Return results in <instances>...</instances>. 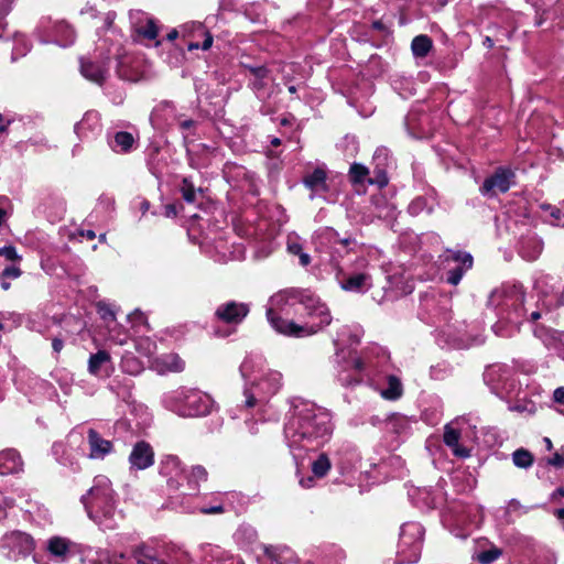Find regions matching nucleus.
<instances>
[{
  "label": "nucleus",
  "instance_id": "nucleus-1",
  "mask_svg": "<svg viewBox=\"0 0 564 564\" xmlns=\"http://www.w3.org/2000/svg\"><path fill=\"white\" fill-rule=\"evenodd\" d=\"M332 432V415L326 409L303 399L291 402L284 424V438L295 459L303 458L302 452L323 446Z\"/></svg>",
  "mask_w": 564,
  "mask_h": 564
},
{
  "label": "nucleus",
  "instance_id": "nucleus-2",
  "mask_svg": "<svg viewBox=\"0 0 564 564\" xmlns=\"http://www.w3.org/2000/svg\"><path fill=\"white\" fill-rule=\"evenodd\" d=\"M245 381L242 406L261 410L282 387L281 372L269 368L258 356H248L239 368Z\"/></svg>",
  "mask_w": 564,
  "mask_h": 564
},
{
  "label": "nucleus",
  "instance_id": "nucleus-3",
  "mask_svg": "<svg viewBox=\"0 0 564 564\" xmlns=\"http://www.w3.org/2000/svg\"><path fill=\"white\" fill-rule=\"evenodd\" d=\"M80 501L88 517L98 525L105 529H112L115 527L116 492L107 476H96L91 488L82 496Z\"/></svg>",
  "mask_w": 564,
  "mask_h": 564
},
{
  "label": "nucleus",
  "instance_id": "nucleus-4",
  "mask_svg": "<svg viewBox=\"0 0 564 564\" xmlns=\"http://www.w3.org/2000/svg\"><path fill=\"white\" fill-rule=\"evenodd\" d=\"M162 404L165 409L182 417L206 416L216 409V402L210 394L187 387H180L164 393Z\"/></svg>",
  "mask_w": 564,
  "mask_h": 564
},
{
  "label": "nucleus",
  "instance_id": "nucleus-5",
  "mask_svg": "<svg viewBox=\"0 0 564 564\" xmlns=\"http://www.w3.org/2000/svg\"><path fill=\"white\" fill-rule=\"evenodd\" d=\"M524 303L525 295L520 284H505L495 290L489 299V304L497 310L498 316L514 325L520 324L528 316L531 321H536L542 316L540 310L528 314Z\"/></svg>",
  "mask_w": 564,
  "mask_h": 564
},
{
  "label": "nucleus",
  "instance_id": "nucleus-6",
  "mask_svg": "<svg viewBox=\"0 0 564 564\" xmlns=\"http://www.w3.org/2000/svg\"><path fill=\"white\" fill-rule=\"evenodd\" d=\"M302 294L303 290L288 289L276 292L269 299L267 318L276 333L293 337L295 322L289 319V316L297 313Z\"/></svg>",
  "mask_w": 564,
  "mask_h": 564
},
{
  "label": "nucleus",
  "instance_id": "nucleus-7",
  "mask_svg": "<svg viewBox=\"0 0 564 564\" xmlns=\"http://www.w3.org/2000/svg\"><path fill=\"white\" fill-rule=\"evenodd\" d=\"M300 308L304 311L303 315L306 322L295 323L293 326V337L302 338L317 334L332 323L329 307L316 294L308 290H303L300 297Z\"/></svg>",
  "mask_w": 564,
  "mask_h": 564
},
{
  "label": "nucleus",
  "instance_id": "nucleus-8",
  "mask_svg": "<svg viewBox=\"0 0 564 564\" xmlns=\"http://www.w3.org/2000/svg\"><path fill=\"white\" fill-rule=\"evenodd\" d=\"M424 530L417 522H408L401 527L398 544L399 563H415L420 558Z\"/></svg>",
  "mask_w": 564,
  "mask_h": 564
},
{
  "label": "nucleus",
  "instance_id": "nucleus-9",
  "mask_svg": "<svg viewBox=\"0 0 564 564\" xmlns=\"http://www.w3.org/2000/svg\"><path fill=\"white\" fill-rule=\"evenodd\" d=\"M36 34L43 43H55L62 47H67L75 41V32L65 21L52 22L50 19H42Z\"/></svg>",
  "mask_w": 564,
  "mask_h": 564
},
{
  "label": "nucleus",
  "instance_id": "nucleus-10",
  "mask_svg": "<svg viewBox=\"0 0 564 564\" xmlns=\"http://www.w3.org/2000/svg\"><path fill=\"white\" fill-rule=\"evenodd\" d=\"M335 346L337 347L336 356L338 362L340 364L341 369L338 371V380L343 386H352L360 382V375L366 369V364L361 357H359L356 352H348V359L345 358L344 350L339 348L338 339L334 340Z\"/></svg>",
  "mask_w": 564,
  "mask_h": 564
},
{
  "label": "nucleus",
  "instance_id": "nucleus-11",
  "mask_svg": "<svg viewBox=\"0 0 564 564\" xmlns=\"http://www.w3.org/2000/svg\"><path fill=\"white\" fill-rule=\"evenodd\" d=\"M335 280L340 289L351 293H366L372 286V278L366 271H345L338 263H332Z\"/></svg>",
  "mask_w": 564,
  "mask_h": 564
},
{
  "label": "nucleus",
  "instance_id": "nucleus-12",
  "mask_svg": "<svg viewBox=\"0 0 564 564\" xmlns=\"http://www.w3.org/2000/svg\"><path fill=\"white\" fill-rule=\"evenodd\" d=\"M485 379L491 384V389L497 395H510L516 391L517 384L510 369L506 366H491L486 370Z\"/></svg>",
  "mask_w": 564,
  "mask_h": 564
},
{
  "label": "nucleus",
  "instance_id": "nucleus-13",
  "mask_svg": "<svg viewBox=\"0 0 564 564\" xmlns=\"http://www.w3.org/2000/svg\"><path fill=\"white\" fill-rule=\"evenodd\" d=\"M444 261L451 265L448 269L447 282L452 285H457L464 273L473 267V257L468 252L459 250H447L444 254Z\"/></svg>",
  "mask_w": 564,
  "mask_h": 564
},
{
  "label": "nucleus",
  "instance_id": "nucleus-14",
  "mask_svg": "<svg viewBox=\"0 0 564 564\" xmlns=\"http://www.w3.org/2000/svg\"><path fill=\"white\" fill-rule=\"evenodd\" d=\"M1 545L13 557L25 556L34 550V540L30 534L14 530L2 536Z\"/></svg>",
  "mask_w": 564,
  "mask_h": 564
},
{
  "label": "nucleus",
  "instance_id": "nucleus-15",
  "mask_svg": "<svg viewBox=\"0 0 564 564\" xmlns=\"http://www.w3.org/2000/svg\"><path fill=\"white\" fill-rule=\"evenodd\" d=\"M129 19L132 30L140 37L149 41H153L158 36V25L155 20L148 13L141 10H131L129 12Z\"/></svg>",
  "mask_w": 564,
  "mask_h": 564
},
{
  "label": "nucleus",
  "instance_id": "nucleus-16",
  "mask_svg": "<svg viewBox=\"0 0 564 564\" xmlns=\"http://www.w3.org/2000/svg\"><path fill=\"white\" fill-rule=\"evenodd\" d=\"M512 178L513 173L510 170L498 169L494 175L485 180L480 192L487 196L506 193L511 187Z\"/></svg>",
  "mask_w": 564,
  "mask_h": 564
},
{
  "label": "nucleus",
  "instance_id": "nucleus-17",
  "mask_svg": "<svg viewBox=\"0 0 564 564\" xmlns=\"http://www.w3.org/2000/svg\"><path fill=\"white\" fill-rule=\"evenodd\" d=\"M160 473L170 487L178 488L185 479V471L178 457L169 455L161 460Z\"/></svg>",
  "mask_w": 564,
  "mask_h": 564
},
{
  "label": "nucleus",
  "instance_id": "nucleus-18",
  "mask_svg": "<svg viewBox=\"0 0 564 564\" xmlns=\"http://www.w3.org/2000/svg\"><path fill=\"white\" fill-rule=\"evenodd\" d=\"M390 156L386 148H379L373 154V178H369V184H376L383 187L388 184L387 167L389 165Z\"/></svg>",
  "mask_w": 564,
  "mask_h": 564
},
{
  "label": "nucleus",
  "instance_id": "nucleus-19",
  "mask_svg": "<svg viewBox=\"0 0 564 564\" xmlns=\"http://www.w3.org/2000/svg\"><path fill=\"white\" fill-rule=\"evenodd\" d=\"M154 462V453L150 444L138 442L129 456L131 468L142 470L150 467Z\"/></svg>",
  "mask_w": 564,
  "mask_h": 564
},
{
  "label": "nucleus",
  "instance_id": "nucleus-20",
  "mask_svg": "<svg viewBox=\"0 0 564 564\" xmlns=\"http://www.w3.org/2000/svg\"><path fill=\"white\" fill-rule=\"evenodd\" d=\"M249 313L245 303L227 302L218 306L216 316L225 323H240Z\"/></svg>",
  "mask_w": 564,
  "mask_h": 564
},
{
  "label": "nucleus",
  "instance_id": "nucleus-21",
  "mask_svg": "<svg viewBox=\"0 0 564 564\" xmlns=\"http://www.w3.org/2000/svg\"><path fill=\"white\" fill-rule=\"evenodd\" d=\"M87 442L89 445L88 457L90 459H104L112 452V443L104 438L97 431L89 429L87 432Z\"/></svg>",
  "mask_w": 564,
  "mask_h": 564
},
{
  "label": "nucleus",
  "instance_id": "nucleus-22",
  "mask_svg": "<svg viewBox=\"0 0 564 564\" xmlns=\"http://www.w3.org/2000/svg\"><path fill=\"white\" fill-rule=\"evenodd\" d=\"M75 133L80 139H88L101 131L100 117L97 111H87L82 120L75 124Z\"/></svg>",
  "mask_w": 564,
  "mask_h": 564
},
{
  "label": "nucleus",
  "instance_id": "nucleus-23",
  "mask_svg": "<svg viewBox=\"0 0 564 564\" xmlns=\"http://www.w3.org/2000/svg\"><path fill=\"white\" fill-rule=\"evenodd\" d=\"M151 367L160 375L182 372L185 369L184 360L177 354H164L154 358Z\"/></svg>",
  "mask_w": 564,
  "mask_h": 564
},
{
  "label": "nucleus",
  "instance_id": "nucleus-24",
  "mask_svg": "<svg viewBox=\"0 0 564 564\" xmlns=\"http://www.w3.org/2000/svg\"><path fill=\"white\" fill-rule=\"evenodd\" d=\"M554 281V278L551 275L542 274L540 275L535 282L534 288L538 292H540L544 299L542 300L541 305L546 308L547 312H550L553 307H556L558 304L564 305V289L561 293L560 297L556 299H547L550 292L553 291L552 282Z\"/></svg>",
  "mask_w": 564,
  "mask_h": 564
},
{
  "label": "nucleus",
  "instance_id": "nucleus-25",
  "mask_svg": "<svg viewBox=\"0 0 564 564\" xmlns=\"http://www.w3.org/2000/svg\"><path fill=\"white\" fill-rule=\"evenodd\" d=\"M23 459L14 448L0 451V475H13L23 471Z\"/></svg>",
  "mask_w": 564,
  "mask_h": 564
},
{
  "label": "nucleus",
  "instance_id": "nucleus-26",
  "mask_svg": "<svg viewBox=\"0 0 564 564\" xmlns=\"http://www.w3.org/2000/svg\"><path fill=\"white\" fill-rule=\"evenodd\" d=\"M110 355L105 350L93 354L88 360V371L95 377L109 376Z\"/></svg>",
  "mask_w": 564,
  "mask_h": 564
},
{
  "label": "nucleus",
  "instance_id": "nucleus-27",
  "mask_svg": "<svg viewBox=\"0 0 564 564\" xmlns=\"http://www.w3.org/2000/svg\"><path fill=\"white\" fill-rule=\"evenodd\" d=\"M304 185L313 193H319L327 189L326 170L324 166H317L307 173L303 178Z\"/></svg>",
  "mask_w": 564,
  "mask_h": 564
},
{
  "label": "nucleus",
  "instance_id": "nucleus-28",
  "mask_svg": "<svg viewBox=\"0 0 564 564\" xmlns=\"http://www.w3.org/2000/svg\"><path fill=\"white\" fill-rule=\"evenodd\" d=\"M74 544L65 538L53 536L47 541V551L54 557L65 561L72 553Z\"/></svg>",
  "mask_w": 564,
  "mask_h": 564
},
{
  "label": "nucleus",
  "instance_id": "nucleus-29",
  "mask_svg": "<svg viewBox=\"0 0 564 564\" xmlns=\"http://www.w3.org/2000/svg\"><path fill=\"white\" fill-rule=\"evenodd\" d=\"M80 72L85 78L100 84L105 79L107 67L105 62L96 64L94 62L82 59Z\"/></svg>",
  "mask_w": 564,
  "mask_h": 564
},
{
  "label": "nucleus",
  "instance_id": "nucleus-30",
  "mask_svg": "<svg viewBox=\"0 0 564 564\" xmlns=\"http://www.w3.org/2000/svg\"><path fill=\"white\" fill-rule=\"evenodd\" d=\"M133 381L127 377H115L109 384L110 390L124 402H130L132 397Z\"/></svg>",
  "mask_w": 564,
  "mask_h": 564
},
{
  "label": "nucleus",
  "instance_id": "nucleus-31",
  "mask_svg": "<svg viewBox=\"0 0 564 564\" xmlns=\"http://www.w3.org/2000/svg\"><path fill=\"white\" fill-rule=\"evenodd\" d=\"M459 432L453 429L451 425H446L444 432V442L452 448L453 453L457 457L466 458L470 455L466 447L459 445Z\"/></svg>",
  "mask_w": 564,
  "mask_h": 564
},
{
  "label": "nucleus",
  "instance_id": "nucleus-32",
  "mask_svg": "<svg viewBox=\"0 0 564 564\" xmlns=\"http://www.w3.org/2000/svg\"><path fill=\"white\" fill-rule=\"evenodd\" d=\"M286 250L290 254L299 257V262L302 267H307L311 263V257L303 251V246L296 235H289Z\"/></svg>",
  "mask_w": 564,
  "mask_h": 564
},
{
  "label": "nucleus",
  "instance_id": "nucleus-33",
  "mask_svg": "<svg viewBox=\"0 0 564 564\" xmlns=\"http://www.w3.org/2000/svg\"><path fill=\"white\" fill-rule=\"evenodd\" d=\"M120 367L123 372L130 376H138L144 369L143 362L130 351L124 352L122 356Z\"/></svg>",
  "mask_w": 564,
  "mask_h": 564
},
{
  "label": "nucleus",
  "instance_id": "nucleus-34",
  "mask_svg": "<svg viewBox=\"0 0 564 564\" xmlns=\"http://www.w3.org/2000/svg\"><path fill=\"white\" fill-rule=\"evenodd\" d=\"M134 143V138L131 133L120 131L117 132L113 137V140L110 141V147L116 152H128L131 150Z\"/></svg>",
  "mask_w": 564,
  "mask_h": 564
},
{
  "label": "nucleus",
  "instance_id": "nucleus-35",
  "mask_svg": "<svg viewBox=\"0 0 564 564\" xmlns=\"http://www.w3.org/2000/svg\"><path fill=\"white\" fill-rule=\"evenodd\" d=\"M403 389L400 379L395 376H389L387 388L381 390V395L387 400H397L402 395Z\"/></svg>",
  "mask_w": 564,
  "mask_h": 564
},
{
  "label": "nucleus",
  "instance_id": "nucleus-36",
  "mask_svg": "<svg viewBox=\"0 0 564 564\" xmlns=\"http://www.w3.org/2000/svg\"><path fill=\"white\" fill-rule=\"evenodd\" d=\"M96 564H132V556L126 557L123 554H111L109 551L96 552Z\"/></svg>",
  "mask_w": 564,
  "mask_h": 564
},
{
  "label": "nucleus",
  "instance_id": "nucleus-37",
  "mask_svg": "<svg viewBox=\"0 0 564 564\" xmlns=\"http://www.w3.org/2000/svg\"><path fill=\"white\" fill-rule=\"evenodd\" d=\"M251 74L252 78L251 85L257 90L260 91L265 85L268 80V69L264 66H245Z\"/></svg>",
  "mask_w": 564,
  "mask_h": 564
},
{
  "label": "nucleus",
  "instance_id": "nucleus-38",
  "mask_svg": "<svg viewBox=\"0 0 564 564\" xmlns=\"http://www.w3.org/2000/svg\"><path fill=\"white\" fill-rule=\"evenodd\" d=\"M411 48L416 57H425L432 48V41L426 35H417L412 40Z\"/></svg>",
  "mask_w": 564,
  "mask_h": 564
},
{
  "label": "nucleus",
  "instance_id": "nucleus-39",
  "mask_svg": "<svg viewBox=\"0 0 564 564\" xmlns=\"http://www.w3.org/2000/svg\"><path fill=\"white\" fill-rule=\"evenodd\" d=\"M134 347L140 356L148 359H150L156 351V344L150 337H140L135 339Z\"/></svg>",
  "mask_w": 564,
  "mask_h": 564
},
{
  "label": "nucleus",
  "instance_id": "nucleus-40",
  "mask_svg": "<svg viewBox=\"0 0 564 564\" xmlns=\"http://www.w3.org/2000/svg\"><path fill=\"white\" fill-rule=\"evenodd\" d=\"M541 209L543 212L542 217L545 221L554 226L561 225L564 214L561 212L560 208H557L556 206L543 204L541 205Z\"/></svg>",
  "mask_w": 564,
  "mask_h": 564
},
{
  "label": "nucleus",
  "instance_id": "nucleus-41",
  "mask_svg": "<svg viewBox=\"0 0 564 564\" xmlns=\"http://www.w3.org/2000/svg\"><path fill=\"white\" fill-rule=\"evenodd\" d=\"M132 564H160V560L153 554L152 550L141 547L132 555Z\"/></svg>",
  "mask_w": 564,
  "mask_h": 564
},
{
  "label": "nucleus",
  "instance_id": "nucleus-42",
  "mask_svg": "<svg viewBox=\"0 0 564 564\" xmlns=\"http://www.w3.org/2000/svg\"><path fill=\"white\" fill-rule=\"evenodd\" d=\"M368 175L369 169L362 164L354 163L349 169V177L352 183L362 184L366 181L368 182L370 178Z\"/></svg>",
  "mask_w": 564,
  "mask_h": 564
},
{
  "label": "nucleus",
  "instance_id": "nucleus-43",
  "mask_svg": "<svg viewBox=\"0 0 564 564\" xmlns=\"http://www.w3.org/2000/svg\"><path fill=\"white\" fill-rule=\"evenodd\" d=\"M512 462L519 468H529L533 464V456L529 451L519 448L513 452Z\"/></svg>",
  "mask_w": 564,
  "mask_h": 564
},
{
  "label": "nucleus",
  "instance_id": "nucleus-44",
  "mask_svg": "<svg viewBox=\"0 0 564 564\" xmlns=\"http://www.w3.org/2000/svg\"><path fill=\"white\" fill-rule=\"evenodd\" d=\"M330 469V462L326 454H321L312 464V471L314 476L322 478Z\"/></svg>",
  "mask_w": 564,
  "mask_h": 564
},
{
  "label": "nucleus",
  "instance_id": "nucleus-45",
  "mask_svg": "<svg viewBox=\"0 0 564 564\" xmlns=\"http://www.w3.org/2000/svg\"><path fill=\"white\" fill-rule=\"evenodd\" d=\"M185 478L188 481V485L193 486V489H196L200 481L207 480V471L203 466H194L188 476L185 475Z\"/></svg>",
  "mask_w": 564,
  "mask_h": 564
},
{
  "label": "nucleus",
  "instance_id": "nucleus-46",
  "mask_svg": "<svg viewBox=\"0 0 564 564\" xmlns=\"http://www.w3.org/2000/svg\"><path fill=\"white\" fill-rule=\"evenodd\" d=\"M181 193L185 202L194 203L196 199V189L192 182L184 178L181 185Z\"/></svg>",
  "mask_w": 564,
  "mask_h": 564
},
{
  "label": "nucleus",
  "instance_id": "nucleus-47",
  "mask_svg": "<svg viewBox=\"0 0 564 564\" xmlns=\"http://www.w3.org/2000/svg\"><path fill=\"white\" fill-rule=\"evenodd\" d=\"M501 555V552L498 549H491L484 552H480L477 555V561L481 564H490L496 561Z\"/></svg>",
  "mask_w": 564,
  "mask_h": 564
},
{
  "label": "nucleus",
  "instance_id": "nucleus-48",
  "mask_svg": "<svg viewBox=\"0 0 564 564\" xmlns=\"http://www.w3.org/2000/svg\"><path fill=\"white\" fill-rule=\"evenodd\" d=\"M98 313L100 314L101 318L105 321L113 322L116 318L115 311L106 303H98L97 305Z\"/></svg>",
  "mask_w": 564,
  "mask_h": 564
},
{
  "label": "nucleus",
  "instance_id": "nucleus-49",
  "mask_svg": "<svg viewBox=\"0 0 564 564\" xmlns=\"http://www.w3.org/2000/svg\"><path fill=\"white\" fill-rule=\"evenodd\" d=\"M109 338L118 345H124L128 340V335L126 332H121L113 327L109 330Z\"/></svg>",
  "mask_w": 564,
  "mask_h": 564
},
{
  "label": "nucleus",
  "instance_id": "nucleus-50",
  "mask_svg": "<svg viewBox=\"0 0 564 564\" xmlns=\"http://www.w3.org/2000/svg\"><path fill=\"white\" fill-rule=\"evenodd\" d=\"M0 257H4L10 261L21 260V256L18 254L17 249L13 246H4L0 248Z\"/></svg>",
  "mask_w": 564,
  "mask_h": 564
},
{
  "label": "nucleus",
  "instance_id": "nucleus-51",
  "mask_svg": "<svg viewBox=\"0 0 564 564\" xmlns=\"http://www.w3.org/2000/svg\"><path fill=\"white\" fill-rule=\"evenodd\" d=\"M17 46L14 47L13 54L23 56L29 51V45L26 44V41L23 35L17 37L15 40Z\"/></svg>",
  "mask_w": 564,
  "mask_h": 564
},
{
  "label": "nucleus",
  "instance_id": "nucleus-52",
  "mask_svg": "<svg viewBox=\"0 0 564 564\" xmlns=\"http://www.w3.org/2000/svg\"><path fill=\"white\" fill-rule=\"evenodd\" d=\"M20 275V268L17 265H10L2 271L1 279H18Z\"/></svg>",
  "mask_w": 564,
  "mask_h": 564
},
{
  "label": "nucleus",
  "instance_id": "nucleus-53",
  "mask_svg": "<svg viewBox=\"0 0 564 564\" xmlns=\"http://www.w3.org/2000/svg\"><path fill=\"white\" fill-rule=\"evenodd\" d=\"M401 280L402 278L401 276H397V275H390L388 276V281H389V288L391 290H397V291H400L401 293H406L408 290L403 289L400 286V283H401ZM409 292H411V290H409Z\"/></svg>",
  "mask_w": 564,
  "mask_h": 564
},
{
  "label": "nucleus",
  "instance_id": "nucleus-54",
  "mask_svg": "<svg viewBox=\"0 0 564 564\" xmlns=\"http://www.w3.org/2000/svg\"><path fill=\"white\" fill-rule=\"evenodd\" d=\"M13 501L6 499L0 492V521L7 517V508L11 507Z\"/></svg>",
  "mask_w": 564,
  "mask_h": 564
},
{
  "label": "nucleus",
  "instance_id": "nucleus-55",
  "mask_svg": "<svg viewBox=\"0 0 564 564\" xmlns=\"http://www.w3.org/2000/svg\"><path fill=\"white\" fill-rule=\"evenodd\" d=\"M550 465L561 468L564 466V455L556 452L554 455L547 460Z\"/></svg>",
  "mask_w": 564,
  "mask_h": 564
},
{
  "label": "nucleus",
  "instance_id": "nucleus-56",
  "mask_svg": "<svg viewBox=\"0 0 564 564\" xmlns=\"http://www.w3.org/2000/svg\"><path fill=\"white\" fill-rule=\"evenodd\" d=\"M12 3L13 0H0V20L11 11Z\"/></svg>",
  "mask_w": 564,
  "mask_h": 564
},
{
  "label": "nucleus",
  "instance_id": "nucleus-57",
  "mask_svg": "<svg viewBox=\"0 0 564 564\" xmlns=\"http://www.w3.org/2000/svg\"><path fill=\"white\" fill-rule=\"evenodd\" d=\"M447 372L446 368H441L440 366H435L431 368V377L433 379H443L444 375Z\"/></svg>",
  "mask_w": 564,
  "mask_h": 564
},
{
  "label": "nucleus",
  "instance_id": "nucleus-58",
  "mask_svg": "<svg viewBox=\"0 0 564 564\" xmlns=\"http://www.w3.org/2000/svg\"><path fill=\"white\" fill-rule=\"evenodd\" d=\"M541 246L539 243H535V249L532 253H528L525 252L524 250L521 251L522 253V257L529 261H532V260H535L538 258V256L540 254L541 252Z\"/></svg>",
  "mask_w": 564,
  "mask_h": 564
},
{
  "label": "nucleus",
  "instance_id": "nucleus-59",
  "mask_svg": "<svg viewBox=\"0 0 564 564\" xmlns=\"http://www.w3.org/2000/svg\"><path fill=\"white\" fill-rule=\"evenodd\" d=\"M83 440H84L83 435L75 431L70 432L67 437L69 445H75L77 443H80V442H83Z\"/></svg>",
  "mask_w": 564,
  "mask_h": 564
},
{
  "label": "nucleus",
  "instance_id": "nucleus-60",
  "mask_svg": "<svg viewBox=\"0 0 564 564\" xmlns=\"http://www.w3.org/2000/svg\"><path fill=\"white\" fill-rule=\"evenodd\" d=\"M204 34H205V40H204L203 44L200 45V48L204 51H207L212 47L214 40H213V35L208 31H204Z\"/></svg>",
  "mask_w": 564,
  "mask_h": 564
},
{
  "label": "nucleus",
  "instance_id": "nucleus-61",
  "mask_svg": "<svg viewBox=\"0 0 564 564\" xmlns=\"http://www.w3.org/2000/svg\"><path fill=\"white\" fill-rule=\"evenodd\" d=\"M553 398H554L555 402L564 405V388L560 387V388L555 389V391L553 393Z\"/></svg>",
  "mask_w": 564,
  "mask_h": 564
},
{
  "label": "nucleus",
  "instance_id": "nucleus-62",
  "mask_svg": "<svg viewBox=\"0 0 564 564\" xmlns=\"http://www.w3.org/2000/svg\"><path fill=\"white\" fill-rule=\"evenodd\" d=\"M200 511L205 514L221 513L224 512V507L221 505H217L210 508H203Z\"/></svg>",
  "mask_w": 564,
  "mask_h": 564
},
{
  "label": "nucleus",
  "instance_id": "nucleus-63",
  "mask_svg": "<svg viewBox=\"0 0 564 564\" xmlns=\"http://www.w3.org/2000/svg\"><path fill=\"white\" fill-rule=\"evenodd\" d=\"M178 126L182 130H188L194 126V121L191 119L178 120Z\"/></svg>",
  "mask_w": 564,
  "mask_h": 564
},
{
  "label": "nucleus",
  "instance_id": "nucleus-64",
  "mask_svg": "<svg viewBox=\"0 0 564 564\" xmlns=\"http://www.w3.org/2000/svg\"><path fill=\"white\" fill-rule=\"evenodd\" d=\"M177 215V209H176V206L175 205H166L165 206V216L167 217H174Z\"/></svg>",
  "mask_w": 564,
  "mask_h": 564
}]
</instances>
